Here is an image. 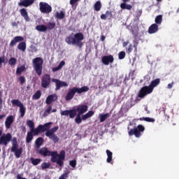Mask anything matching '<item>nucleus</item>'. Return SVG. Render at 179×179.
<instances>
[{"label":"nucleus","instance_id":"14","mask_svg":"<svg viewBox=\"0 0 179 179\" xmlns=\"http://www.w3.org/2000/svg\"><path fill=\"white\" fill-rule=\"evenodd\" d=\"M51 125H52V122H50L48 123H45V124H39L38 126L37 133L36 135H38L40 132H45V131H50V129L51 128Z\"/></svg>","mask_w":179,"mask_h":179},{"label":"nucleus","instance_id":"31","mask_svg":"<svg viewBox=\"0 0 179 179\" xmlns=\"http://www.w3.org/2000/svg\"><path fill=\"white\" fill-rule=\"evenodd\" d=\"M106 155L108 156L106 159L107 163H111L113 162V152L109 150H106Z\"/></svg>","mask_w":179,"mask_h":179},{"label":"nucleus","instance_id":"20","mask_svg":"<svg viewBox=\"0 0 179 179\" xmlns=\"http://www.w3.org/2000/svg\"><path fill=\"white\" fill-rule=\"evenodd\" d=\"M23 40H24V38L22 36L14 37L10 43V47H15L17 43H20L21 41H23Z\"/></svg>","mask_w":179,"mask_h":179},{"label":"nucleus","instance_id":"63","mask_svg":"<svg viewBox=\"0 0 179 179\" xmlns=\"http://www.w3.org/2000/svg\"><path fill=\"white\" fill-rule=\"evenodd\" d=\"M6 117V115H0V120H2V118H5Z\"/></svg>","mask_w":179,"mask_h":179},{"label":"nucleus","instance_id":"58","mask_svg":"<svg viewBox=\"0 0 179 179\" xmlns=\"http://www.w3.org/2000/svg\"><path fill=\"white\" fill-rule=\"evenodd\" d=\"M61 69L58 66L57 67H54L52 69V72H57V71H59Z\"/></svg>","mask_w":179,"mask_h":179},{"label":"nucleus","instance_id":"47","mask_svg":"<svg viewBox=\"0 0 179 179\" xmlns=\"http://www.w3.org/2000/svg\"><path fill=\"white\" fill-rule=\"evenodd\" d=\"M118 58L119 59H124L125 58V52L122 51L118 53Z\"/></svg>","mask_w":179,"mask_h":179},{"label":"nucleus","instance_id":"12","mask_svg":"<svg viewBox=\"0 0 179 179\" xmlns=\"http://www.w3.org/2000/svg\"><path fill=\"white\" fill-rule=\"evenodd\" d=\"M39 8L42 13H51L52 12V7L45 2H40Z\"/></svg>","mask_w":179,"mask_h":179},{"label":"nucleus","instance_id":"54","mask_svg":"<svg viewBox=\"0 0 179 179\" xmlns=\"http://www.w3.org/2000/svg\"><path fill=\"white\" fill-rule=\"evenodd\" d=\"M173 86H174V82L168 84L167 89H173Z\"/></svg>","mask_w":179,"mask_h":179},{"label":"nucleus","instance_id":"55","mask_svg":"<svg viewBox=\"0 0 179 179\" xmlns=\"http://www.w3.org/2000/svg\"><path fill=\"white\" fill-rule=\"evenodd\" d=\"M3 62H5V57H0V68L2 66Z\"/></svg>","mask_w":179,"mask_h":179},{"label":"nucleus","instance_id":"24","mask_svg":"<svg viewBox=\"0 0 179 179\" xmlns=\"http://www.w3.org/2000/svg\"><path fill=\"white\" fill-rule=\"evenodd\" d=\"M36 135H34V131H28L27 134V138H26V143H30V142H31V141H33L34 136H36Z\"/></svg>","mask_w":179,"mask_h":179},{"label":"nucleus","instance_id":"46","mask_svg":"<svg viewBox=\"0 0 179 179\" xmlns=\"http://www.w3.org/2000/svg\"><path fill=\"white\" fill-rule=\"evenodd\" d=\"M68 177H69V173L66 172L61 175V176L59 178V179H67Z\"/></svg>","mask_w":179,"mask_h":179},{"label":"nucleus","instance_id":"13","mask_svg":"<svg viewBox=\"0 0 179 179\" xmlns=\"http://www.w3.org/2000/svg\"><path fill=\"white\" fill-rule=\"evenodd\" d=\"M51 85V76L49 74H45L41 79V86L43 89H47Z\"/></svg>","mask_w":179,"mask_h":179},{"label":"nucleus","instance_id":"50","mask_svg":"<svg viewBox=\"0 0 179 179\" xmlns=\"http://www.w3.org/2000/svg\"><path fill=\"white\" fill-rule=\"evenodd\" d=\"M106 17H109L110 19H111V17H113V12H111L110 10H107L106 12Z\"/></svg>","mask_w":179,"mask_h":179},{"label":"nucleus","instance_id":"22","mask_svg":"<svg viewBox=\"0 0 179 179\" xmlns=\"http://www.w3.org/2000/svg\"><path fill=\"white\" fill-rule=\"evenodd\" d=\"M27 125L29 126L31 132H34V135H37L38 127L34 128V122H33V120H27Z\"/></svg>","mask_w":179,"mask_h":179},{"label":"nucleus","instance_id":"3","mask_svg":"<svg viewBox=\"0 0 179 179\" xmlns=\"http://www.w3.org/2000/svg\"><path fill=\"white\" fill-rule=\"evenodd\" d=\"M160 85V78H157L154 80H152L149 86H144L141 87L138 94V97L139 99H145L148 94L153 93L154 89L156 86Z\"/></svg>","mask_w":179,"mask_h":179},{"label":"nucleus","instance_id":"53","mask_svg":"<svg viewBox=\"0 0 179 179\" xmlns=\"http://www.w3.org/2000/svg\"><path fill=\"white\" fill-rule=\"evenodd\" d=\"M65 65V62L64 61H62L60 62L59 64L58 65V67L60 69H62V67Z\"/></svg>","mask_w":179,"mask_h":179},{"label":"nucleus","instance_id":"37","mask_svg":"<svg viewBox=\"0 0 179 179\" xmlns=\"http://www.w3.org/2000/svg\"><path fill=\"white\" fill-rule=\"evenodd\" d=\"M24 71H26V66L23 65L17 67L16 70V75H22V73L24 72Z\"/></svg>","mask_w":179,"mask_h":179},{"label":"nucleus","instance_id":"15","mask_svg":"<svg viewBox=\"0 0 179 179\" xmlns=\"http://www.w3.org/2000/svg\"><path fill=\"white\" fill-rule=\"evenodd\" d=\"M101 62L103 65H110L114 62V56L112 55H105L101 58Z\"/></svg>","mask_w":179,"mask_h":179},{"label":"nucleus","instance_id":"25","mask_svg":"<svg viewBox=\"0 0 179 179\" xmlns=\"http://www.w3.org/2000/svg\"><path fill=\"white\" fill-rule=\"evenodd\" d=\"M43 143H44V138L43 137H38L36 138L35 141V146L36 149H40V148L43 146Z\"/></svg>","mask_w":179,"mask_h":179},{"label":"nucleus","instance_id":"33","mask_svg":"<svg viewBox=\"0 0 179 179\" xmlns=\"http://www.w3.org/2000/svg\"><path fill=\"white\" fill-rule=\"evenodd\" d=\"M99 117L100 122H104V121H106V120H107V118L110 117V113L99 114Z\"/></svg>","mask_w":179,"mask_h":179},{"label":"nucleus","instance_id":"52","mask_svg":"<svg viewBox=\"0 0 179 179\" xmlns=\"http://www.w3.org/2000/svg\"><path fill=\"white\" fill-rule=\"evenodd\" d=\"M127 52H128L129 54H131V52H132V44H130L129 45V48L127 49Z\"/></svg>","mask_w":179,"mask_h":179},{"label":"nucleus","instance_id":"2","mask_svg":"<svg viewBox=\"0 0 179 179\" xmlns=\"http://www.w3.org/2000/svg\"><path fill=\"white\" fill-rule=\"evenodd\" d=\"M83 40H85V36L82 32H78L74 35H70L65 38V41L69 45H77V47L82 48L83 47Z\"/></svg>","mask_w":179,"mask_h":179},{"label":"nucleus","instance_id":"44","mask_svg":"<svg viewBox=\"0 0 179 179\" xmlns=\"http://www.w3.org/2000/svg\"><path fill=\"white\" fill-rule=\"evenodd\" d=\"M51 164L48 162H43L41 164V169L42 170H45V169H50Z\"/></svg>","mask_w":179,"mask_h":179},{"label":"nucleus","instance_id":"9","mask_svg":"<svg viewBox=\"0 0 179 179\" xmlns=\"http://www.w3.org/2000/svg\"><path fill=\"white\" fill-rule=\"evenodd\" d=\"M145 131V127L142 124H138L137 127H135L134 129H131L129 131V135L130 136H132V135H134L136 138H141V132H143Z\"/></svg>","mask_w":179,"mask_h":179},{"label":"nucleus","instance_id":"32","mask_svg":"<svg viewBox=\"0 0 179 179\" xmlns=\"http://www.w3.org/2000/svg\"><path fill=\"white\" fill-rule=\"evenodd\" d=\"M31 163L33 164V166H38V164H40L41 163V159L40 158H36L34 159L33 157L30 158Z\"/></svg>","mask_w":179,"mask_h":179},{"label":"nucleus","instance_id":"1","mask_svg":"<svg viewBox=\"0 0 179 179\" xmlns=\"http://www.w3.org/2000/svg\"><path fill=\"white\" fill-rule=\"evenodd\" d=\"M38 155L43 156V157H47L51 156L50 162L52 163H57L59 167L64 166V160H65V151L62 150L59 154L57 151H50L48 148L43 147L42 148H38L36 150Z\"/></svg>","mask_w":179,"mask_h":179},{"label":"nucleus","instance_id":"34","mask_svg":"<svg viewBox=\"0 0 179 179\" xmlns=\"http://www.w3.org/2000/svg\"><path fill=\"white\" fill-rule=\"evenodd\" d=\"M155 24H157L158 26L159 24H162V22H163V15H157L155 17Z\"/></svg>","mask_w":179,"mask_h":179},{"label":"nucleus","instance_id":"30","mask_svg":"<svg viewBox=\"0 0 179 179\" xmlns=\"http://www.w3.org/2000/svg\"><path fill=\"white\" fill-rule=\"evenodd\" d=\"M17 48L20 50V51L24 52V51H26V42H20L17 45Z\"/></svg>","mask_w":179,"mask_h":179},{"label":"nucleus","instance_id":"7","mask_svg":"<svg viewBox=\"0 0 179 179\" xmlns=\"http://www.w3.org/2000/svg\"><path fill=\"white\" fill-rule=\"evenodd\" d=\"M43 64L44 61L41 57H36L32 60L33 68L38 76H41L43 73Z\"/></svg>","mask_w":179,"mask_h":179},{"label":"nucleus","instance_id":"8","mask_svg":"<svg viewBox=\"0 0 179 179\" xmlns=\"http://www.w3.org/2000/svg\"><path fill=\"white\" fill-rule=\"evenodd\" d=\"M19 148V144H17V138L16 137H13L12 140V148L11 152L15 154V156L17 159H19L22 155L23 152L22 148Z\"/></svg>","mask_w":179,"mask_h":179},{"label":"nucleus","instance_id":"61","mask_svg":"<svg viewBox=\"0 0 179 179\" xmlns=\"http://www.w3.org/2000/svg\"><path fill=\"white\" fill-rule=\"evenodd\" d=\"M32 51H34V52H37V48H36L35 46H34L32 48Z\"/></svg>","mask_w":179,"mask_h":179},{"label":"nucleus","instance_id":"57","mask_svg":"<svg viewBox=\"0 0 179 179\" xmlns=\"http://www.w3.org/2000/svg\"><path fill=\"white\" fill-rule=\"evenodd\" d=\"M138 44H139V42L136 40H134V47L136 48V47H138Z\"/></svg>","mask_w":179,"mask_h":179},{"label":"nucleus","instance_id":"35","mask_svg":"<svg viewBox=\"0 0 179 179\" xmlns=\"http://www.w3.org/2000/svg\"><path fill=\"white\" fill-rule=\"evenodd\" d=\"M121 9H127V10H131L132 9V6L131 4H127L126 3H122L120 4Z\"/></svg>","mask_w":179,"mask_h":179},{"label":"nucleus","instance_id":"6","mask_svg":"<svg viewBox=\"0 0 179 179\" xmlns=\"http://www.w3.org/2000/svg\"><path fill=\"white\" fill-rule=\"evenodd\" d=\"M86 92H89V87L87 86H83L80 88L73 87L69 90L66 95L65 100L66 101H70V100H72V99L75 97V94H76V93H78V94H82V93H85Z\"/></svg>","mask_w":179,"mask_h":179},{"label":"nucleus","instance_id":"49","mask_svg":"<svg viewBox=\"0 0 179 179\" xmlns=\"http://www.w3.org/2000/svg\"><path fill=\"white\" fill-rule=\"evenodd\" d=\"M19 81L20 85H24V83H26V78H24V76H20L19 78Z\"/></svg>","mask_w":179,"mask_h":179},{"label":"nucleus","instance_id":"36","mask_svg":"<svg viewBox=\"0 0 179 179\" xmlns=\"http://www.w3.org/2000/svg\"><path fill=\"white\" fill-rule=\"evenodd\" d=\"M36 29L38 30V31H41V32L47 31V26H45V25H37L36 27Z\"/></svg>","mask_w":179,"mask_h":179},{"label":"nucleus","instance_id":"28","mask_svg":"<svg viewBox=\"0 0 179 179\" xmlns=\"http://www.w3.org/2000/svg\"><path fill=\"white\" fill-rule=\"evenodd\" d=\"M55 17L56 19L62 20V19H65V13H64V11L56 12Z\"/></svg>","mask_w":179,"mask_h":179},{"label":"nucleus","instance_id":"51","mask_svg":"<svg viewBox=\"0 0 179 179\" xmlns=\"http://www.w3.org/2000/svg\"><path fill=\"white\" fill-rule=\"evenodd\" d=\"M79 1L80 0H70V5H71V6H75V5H76Z\"/></svg>","mask_w":179,"mask_h":179},{"label":"nucleus","instance_id":"39","mask_svg":"<svg viewBox=\"0 0 179 179\" xmlns=\"http://www.w3.org/2000/svg\"><path fill=\"white\" fill-rule=\"evenodd\" d=\"M55 26H57V24L54 22H50L48 23L47 30H53V29H55Z\"/></svg>","mask_w":179,"mask_h":179},{"label":"nucleus","instance_id":"18","mask_svg":"<svg viewBox=\"0 0 179 179\" xmlns=\"http://www.w3.org/2000/svg\"><path fill=\"white\" fill-rule=\"evenodd\" d=\"M21 1L18 3L19 6H24V8H27L31 5L34 3V0H20Z\"/></svg>","mask_w":179,"mask_h":179},{"label":"nucleus","instance_id":"17","mask_svg":"<svg viewBox=\"0 0 179 179\" xmlns=\"http://www.w3.org/2000/svg\"><path fill=\"white\" fill-rule=\"evenodd\" d=\"M13 121H15V118L13 115H9L6 117L5 121V127L6 129H10L12 124H13Z\"/></svg>","mask_w":179,"mask_h":179},{"label":"nucleus","instance_id":"26","mask_svg":"<svg viewBox=\"0 0 179 179\" xmlns=\"http://www.w3.org/2000/svg\"><path fill=\"white\" fill-rule=\"evenodd\" d=\"M58 129H59V127L58 126H56L50 129V130L45 132V136H51V135H54L55 132L58 131Z\"/></svg>","mask_w":179,"mask_h":179},{"label":"nucleus","instance_id":"19","mask_svg":"<svg viewBox=\"0 0 179 179\" xmlns=\"http://www.w3.org/2000/svg\"><path fill=\"white\" fill-rule=\"evenodd\" d=\"M57 100H58L57 94H50L46 98L45 103L46 104H51L52 103H54V101H57Z\"/></svg>","mask_w":179,"mask_h":179},{"label":"nucleus","instance_id":"10","mask_svg":"<svg viewBox=\"0 0 179 179\" xmlns=\"http://www.w3.org/2000/svg\"><path fill=\"white\" fill-rule=\"evenodd\" d=\"M11 103L13 106H16L20 108V113L21 118L24 117V114H26V108L24 105H23L19 99H13L11 100Z\"/></svg>","mask_w":179,"mask_h":179},{"label":"nucleus","instance_id":"5","mask_svg":"<svg viewBox=\"0 0 179 179\" xmlns=\"http://www.w3.org/2000/svg\"><path fill=\"white\" fill-rule=\"evenodd\" d=\"M86 92H89V87L87 86H83L80 88L73 87L69 90L66 95L65 100L66 101H70V100H72V99L75 97V94H76V93H78V94H82V93H85Z\"/></svg>","mask_w":179,"mask_h":179},{"label":"nucleus","instance_id":"56","mask_svg":"<svg viewBox=\"0 0 179 179\" xmlns=\"http://www.w3.org/2000/svg\"><path fill=\"white\" fill-rule=\"evenodd\" d=\"M101 19H102V20H107V15L106 14H102L101 15Z\"/></svg>","mask_w":179,"mask_h":179},{"label":"nucleus","instance_id":"59","mask_svg":"<svg viewBox=\"0 0 179 179\" xmlns=\"http://www.w3.org/2000/svg\"><path fill=\"white\" fill-rule=\"evenodd\" d=\"M11 26H13V27H17V23H16V22H13L11 23Z\"/></svg>","mask_w":179,"mask_h":179},{"label":"nucleus","instance_id":"42","mask_svg":"<svg viewBox=\"0 0 179 179\" xmlns=\"http://www.w3.org/2000/svg\"><path fill=\"white\" fill-rule=\"evenodd\" d=\"M140 121H145L146 122H155V119L152 117H140Z\"/></svg>","mask_w":179,"mask_h":179},{"label":"nucleus","instance_id":"41","mask_svg":"<svg viewBox=\"0 0 179 179\" xmlns=\"http://www.w3.org/2000/svg\"><path fill=\"white\" fill-rule=\"evenodd\" d=\"M16 62H17V60L15 57H11L8 60V64L10 66H15V65H16Z\"/></svg>","mask_w":179,"mask_h":179},{"label":"nucleus","instance_id":"23","mask_svg":"<svg viewBox=\"0 0 179 179\" xmlns=\"http://www.w3.org/2000/svg\"><path fill=\"white\" fill-rule=\"evenodd\" d=\"M20 15L24 17V20L26 22H30V17H29V14L27 13V10H26V8H22L20 10Z\"/></svg>","mask_w":179,"mask_h":179},{"label":"nucleus","instance_id":"62","mask_svg":"<svg viewBox=\"0 0 179 179\" xmlns=\"http://www.w3.org/2000/svg\"><path fill=\"white\" fill-rule=\"evenodd\" d=\"M101 41H104V40H106V36H101Z\"/></svg>","mask_w":179,"mask_h":179},{"label":"nucleus","instance_id":"4","mask_svg":"<svg viewBox=\"0 0 179 179\" xmlns=\"http://www.w3.org/2000/svg\"><path fill=\"white\" fill-rule=\"evenodd\" d=\"M87 105H79L77 106L76 109L73 108L70 110H62L60 114L61 115H69V118H73L77 114L82 115L87 111Z\"/></svg>","mask_w":179,"mask_h":179},{"label":"nucleus","instance_id":"43","mask_svg":"<svg viewBox=\"0 0 179 179\" xmlns=\"http://www.w3.org/2000/svg\"><path fill=\"white\" fill-rule=\"evenodd\" d=\"M52 110V106H49L48 108L45 110L43 113L44 117H47L48 114H51V110Z\"/></svg>","mask_w":179,"mask_h":179},{"label":"nucleus","instance_id":"64","mask_svg":"<svg viewBox=\"0 0 179 179\" xmlns=\"http://www.w3.org/2000/svg\"><path fill=\"white\" fill-rule=\"evenodd\" d=\"M22 132H26V127H22Z\"/></svg>","mask_w":179,"mask_h":179},{"label":"nucleus","instance_id":"29","mask_svg":"<svg viewBox=\"0 0 179 179\" xmlns=\"http://www.w3.org/2000/svg\"><path fill=\"white\" fill-rule=\"evenodd\" d=\"M47 137L50 139H51V141H52V142L54 143H58V142H59V138H58V136L56 134H52L50 136H47Z\"/></svg>","mask_w":179,"mask_h":179},{"label":"nucleus","instance_id":"11","mask_svg":"<svg viewBox=\"0 0 179 179\" xmlns=\"http://www.w3.org/2000/svg\"><path fill=\"white\" fill-rule=\"evenodd\" d=\"M12 134L10 133H7L6 134H3L0 136V145H3L4 146H8V143L13 141Z\"/></svg>","mask_w":179,"mask_h":179},{"label":"nucleus","instance_id":"16","mask_svg":"<svg viewBox=\"0 0 179 179\" xmlns=\"http://www.w3.org/2000/svg\"><path fill=\"white\" fill-rule=\"evenodd\" d=\"M52 82H53V83H56L55 90H59L61 87H66L68 86V84L65 83V81H61L57 78H52Z\"/></svg>","mask_w":179,"mask_h":179},{"label":"nucleus","instance_id":"45","mask_svg":"<svg viewBox=\"0 0 179 179\" xmlns=\"http://www.w3.org/2000/svg\"><path fill=\"white\" fill-rule=\"evenodd\" d=\"M82 120H83V119H82L80 117V115L77 114L76 117L75 119V121H76V124H81L82 123Z\"/></svg>","mask_w":179,"mask_h":179},{"label":"nucleus","instance_id":"27","mask_svg":"<svg viewBox=\"0 0 179 179\" xmlns=\"http://www.w3.org/2000/svg\"><path fill=\"white\" fill-rule=\"evenodd\" d=\"M93 115H94V111L90 110L85 115H83L82 116V120H83V121H86V120H87V118H90V117H93Z\"/></svg>","mask_w":179,"mask_h":179},{"label":"nucleus","instance_id":"21","mask_svg":"<svg viewBox=\"0 0 179 179\" xmlns=\"http://www.w3.org/2000/svg\"><path fill=\"white\" fill-rule=\"evenodd\" d=\"M159 31V25L157 24H152L148 28L149 34H155Z\"/></svg>","mask_w":179,"mask_h":179},{"label":"nucleus","instance_id":"60","mask_svg":"<svg viewBox=\"0 0 179 179\" xmlns=\"http://www.w3.org/2000/svg\"><path fill=\"white\" fill-rule=\"evenodd\" d=\"M17 179H27L26 178H22L20 174H17Z\"/></svg>","mask_w":179,"mask_h":179},{"label":"nucleus","instance_id":"38","mask_svg":"<svg viewBox=\"0 0 179 179\" xmlns=\"http://www.w3.org/2000/svg\"><path fill=\"white\" fill-rule=\"evenodd\" d=\"M94 9L96 12H99L100 9H101V2L100 1H98L94 3Z\"/></svg>","mask_w":179,"mask_h":179},{"label":"nucleus","instance_id":"40","mask_svg":"<svg viewBox=\"0 0 179 179\" xmlns=\"http://www.w3.org/2000/svg\"><path fill=\"white\" fill-rule=\"evenodd\" d=\"M41 97V91L38 90L35 92V94L33 95L32 99L34 100H38Z\"/></svg>","mask_w":179,"mask_h":179},{"label":"nucleus","instance_id":"48","mask_svg":"<svg viewBox=\"0 0 179 179\" xmlns=\"http://www.w3.org/2000/svg\"><path fill=\"white\" fill-rule=\"evenodd\" d=\"M69 164L71 167H73V169H75V167H76V160L73 159V160L70 161Z\"/></svg>","mask_w":179,"mask_h":179}]
</instances>
